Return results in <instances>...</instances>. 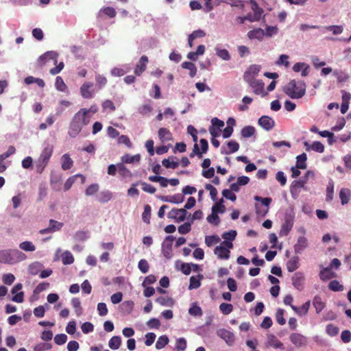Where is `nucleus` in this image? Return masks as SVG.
Here are the masks:
<instances>
[{
    "label": "nucleus",
    "instance_id": "45",
    "mask_svg": "<svg viewBox=\"0 0 351 351\" xmlns=\"http://www.w3.org/2000/svg\"><path fill=\"white\" fill-rule=\"evenodd\" d=\"M307 156L305 153H303L296 157V165L298 168L304 169L306 168V161Z\"/></svg>",
    "mask_w": 351,
    "mask_h": 351
},
{
    "label": "nucleus",
    "instance_id": "18",
    "mask_svg": "<svg viewBox=\"0 0 351 351\" xmlns=\"http://www.w3.org/2000/svg\"><path fill=\"white\" fill-rule=\"evenodd\" d=\"M261 69V66L258 64H252L250 66L247 70L244 73V80H250L252 79H255V77L260 72Z\"/></svg>",
    "mask_w": 351,
    "mask_h": 351
},
{
    "label": "nucleus",
    "instance_id": "27",
    "mask_svg": "<svg viewBox=\"0 0 351 351\" xmlns=\"http://www.w3.org/2000/svg\"><path fill=\"white\" fill-rule=\"evenodd\" d=\"M267 345L274 348L284 349L283 344L280 341L275 335L270 334L267 338Z\"/></svg>",
    "mask_w": 351,
    "mask_h": 351
},
{
    "label": "nucleus",
    "instance_id": "61",
    "mask_svg": "<svg viewBox=\"0 0 351 351\" xmlns=\"http://www.w3.org/2000/svg\"><path fill=\"white\" fill-rule=\"evenodd\" d=\"M95 81L97 83V86L98 87V90H100L102 88H104L107 84V79L106 78V77L100 74L96 75Z\"/></svg>",
    "mask_w": 351,
    "mask_h": 351
},
{
    "label": "nucleus",
    "instance_id": "60",
    "mask_svg": "<svg viewBox=\"0 0 351 351\" xmlns=\"http://www.w3.org/2000/svg\"><path fill=\"white\" fill-rule=\"evenodd\" d=\"M55 86L58 90L62 92H64L66 89V86L64 82L63 79L60 76H58L56 78Z\"/></svg>",
    "mask_w": 351,
    "mask_h": 351
},
{
    "label": "nucleus",
    "instance_id": "37",
    "mask_svg": "<svg viewBox=\"0 0 351 351\" xmlns=\"http://www.w3.org/2000/svg\"><path fill=\"white\" fill-rule=\"evenodd\" d=\"M335 277V273L332 272L330 267H325L319 272V278L322 280L326 281Z\"/></svg>",
    "mask_w": 351,
    "mask_h": 351
},
{
    "label": "nucleus",
    "instance_id": "44",
    "mask_svg": "<svg viewBox=\"0 0 351 351\" xmlns=\"http://www.w3.org/2000/svg\"><path fill=\"white\" fill-rule=\"evenodd\" d=\"M158 136L161 141H167L171 139V134L169 130L165 128H160L158 130Z\"/></svg>",
    "mask_w": 351,
    "mask_h": 351
},
{
    "label": "nucleus",
    "instance_id": "25",
    "mask_svg": "<svg viewBox=\"0 0 351 351\" xmlns=\"http://www.w3.org/2000/svg\"><path fill=\"white\" fill-rule=\"evenodd\" d=\"M148 62V58L146 56L141 57L138 63L134 69V73L139 76L146 69V64Z\"/></svg>",
    "mask_w": 351,
    "mask_h": 351
},
{
    "label": "nucleus",
    "instance_id": "10",
    "mask_svg": "<svg viewBox=\"0 0 351 351\" xmlns=\"http://www.w3.org/2000/svg\"><path fill=\"white\" fill-rule=\"evenodd\" d=\"M249 86L253 89V92L256 95H265L266 93H263L264 90V82L261 80L252 79L250 80H245Z\"/></svg>",
    "mask_w": 351,
    "mask_h": 351
},
{
    "label": "nucleus",
    "instance_id": "21",
    "mask_svg": "<svg viewBox=\"0 0 351 351\" xmlns=\"http://www.w3.org/2000/svg\"><path fill=\"white\" fill-rule=\"evenodd\" d=\"M304 276L302 272H296L292 277V285L298 290H302L304 287Z\"/></svg>",
    "mask_w": 351,
    "mask_h": 351
},
{
    "label": "nucleus",
    "instance_id": "13",
    "mask_svg": "<svg viewBox=\"0 0 351 351\" xmlns=\"http://www.w3.org/2000/svg\"><path fill=\"white\" fill-rule=\"evenodd\" d=\"M309 243L306 237L300 236L297 239V242L293 245L294 252L297 254H302V252L308 247Z\"/></svg>",
    "mask_w": 351,
    "mask_h": 351
},
{
    "label": "nucleus",
    "instance_id": "59",
    "mask_svg": "<svg viewBox=\"0 0 351 351\" xmlns=\"http://www.w3.org/2000/svg\"><path fill=\"white\" fill-rule=\"evenodd\" d=\"M328 288L332 291H341L343 290V286L336 280L330 282Z\"/></svg>",
    "mask_w": 351,
    "mask_h": 351
},
{
    "label": "nucleus",
    "instance_id": "35",
    "mask_svg": "<svg viewBox=\"0 0 351 351\" xmlns=\"http://www.w3.org/2000/svg\"><path fill=\"white\" fill-rule=\"evenodd\" d=\"M61 160H62V169L63 170L66 171V170L70 169L73 165V161L70 158V156L68 154H64L62 156Z\"/></svg>",
    "mask_w": 351,
    "mask_h": 351
},
{
    "label": "nucleus",
    "instance_id": "15",
    "mask_svg": "<svg viewBox=\"0 0 351 351\" xmlns=\"http://www.w3.org/2000/svg\"><path fill=\"white\" fill-rule=\"evenodd\" d=\"M58 53L56 51H49L41 55L39 57L38 62L41 66L50 60H53L54 64H56L58 62Z\"/></svg>",
    "mask_w": 351,
    "mask_h": 351
},
{
    "label": "nucleus",
    "instance_id": "19",
    "mask_svg": "<svg viewBox=\"0 0 351 351\" xmlns=\"http://www.w3.org/2000/svg\"><path fill=\"white\" fill-rule=\"evenodd\" d=\"M239 149V144L235 141H230L227 143V147L222 146L221 153L225 155H229L237 152Z\"/></svg>",
    "mask_w": 351,
    "mask_h": 351
},
{
    "label": "nucleus",
    "instance_id": "20",
    "mask_svg": "<svg viewBox=\"0 0 351 351\" xmlns=\"http://www.w3.org/2000/svg\"><path fill=\"white\" fill-rule=\"evenodd\" d=\"M159 199L165 202L178 204L184 201V197L181 193H177L173 195L160 196Z\"/></svg>",
    "mask_w": 351,
    "mask_h": 351
},
{
    "label": "nucleus",
    "instance_id": "4",
    "mask_svg": "<svg viewBox=\"0 0 351 351\" xmlns=\"http://www.w3.org/2000/svg\"><path fill=\"white\" fill-rule=\"evenodd\" d=\"M174 240V237L167 236L162 243V253L167 259H170L172 257V245Z\"/></svg>",
    "mask_w": 351,
    "mask_h": 351
},
{
    "label": "nucleus",
    "instance_id": "54",
    "mask_svg": "<svg viewBox=\"0 0 351 351\" xmlns=\"http://www.w3.org/2000/svg\"><path fill=\"white\" fill-rule=\"evenodd\" d=\"M112 198V193L109 191H101L98 197V200L101 203H106L110 201Z\"/></svg>",
    "mask_w": 351,
    "mask_h": 351
},
{
    "label": "nucleus",
    "instance_id": "12",
    "mask_svg": "<svg viewBox=\"0 0 351 351\" xmlns=\"http://www.w3.org/2000/svg\"><path fill=\"white\" fill-rule=\"evenodd\" d=\"M258 123L265 131H270L275 126V121L266 115L261 116L258 120Z\"/></svg>",
    "mask_w": 351,
    "mask_h": 351
},
{
    "label": "nucleus",
    "instance_id": "24",
    "mask_svg": "<svg viewBox=\"0 0 351 351\" xmlns=\"http://www.w3.org/2000/svg\"><path fill=\"white\" fill-rule=\"evenodd\" d=\"M250 182V178L247 176H240L237 178V181L235 183L230 184V188L234 192H239L241 186L246 185Z\"/></svg>",
    "mask_w": 351,
    "mask_h": 351
},
{
    "label": "nucleus",
    "instance_id": "63",
    "mask_svg": "<svg viewBox=\"0 0 351 351\" xmlns=\"http://www.w3.org/2000/svg\"><path fill=\"white\" fill-rule=\"evenodd\" d=\"M89 234L86 231H77L74 234V239L78 241H84L88 239Z\"/></svg>",
    "mask_w": 351,
    "mask_h": 351
},
{
    "label": "nucleus",
    "instance_id": "2",
    "mask_svg": "<svg viewBox=\"0 0 351 351\" xmlns=\"http://www.w3.org/2000/svg\"><path fill=\"white\" fill-rule=\"evenodd\" d=\"M306 85L302 80H291L284 88L287 95L293 99L302 98L306 94Z\"/></svg>",
    "mask_w": 351,
    "mask_h": 351
},
{
    "label": "nucleus",
    "instance_id": "17",
    "mask_svg": "<svg viewBox=\"0 0 351 351\" xmlns=\"http://www.w3.org/2000/svg\"><path fill=\"white\" fill-rule=\"evenodd\" d=\"M79 115L76 117H73L69 128V134L71 137L75 138L76 137L79 133L81 132L82 129V126L77 123L76 120H78Z\"/></svg>",
    "mask_w": 351,
    "mask_h": 351
},
{
    "label": "nucleus",
    "instance_id": "46",
    "mask_svg": "<svg viewBox=\"0 0 351 351\" xmlns=\"http://www.w3.org/2000/svg\"><path fill=\"white\" fill-rule=\"evenodd\" d=\"M152 110L153 107L152 104L149 103L144 104L143 105L141 106L138 109V112L143 116H147L152 112Z\"/></svg>",
    "mask_w": 351,
    "mask_h": 351
},
{
    "label": "nucleus",
    "instance_id": "32",
    "mask_svg": "<svg viewBox=\"0 0 351 351\" xmlns=\"http://www.w3.org/2000/svg\"><path fill=\"white\" fill-rule=\"evenodd\" d=\"M299 257L295 256H293L288 261L287 263V268L289 272H293L299 267Z\"/></svg>",
    "mask_w": 351,
    "mask_h": 351
},
{
    "label": "nucleus",
    "instance_id": "6",
    "mask_svg": "<svg viewBox=\"0 0 351 351\" xmlns=\"http://www.w3.org/2000/svg\"><path fill=\"white\" fill-rule=\"evenodd\" d=\"M95 93L96 90L94 88V84L92 82H85L80 87L81 95L84 99L93 98L95 96Z\"/></svg>",
    "mask_w": 351,
    "mask_h": 351
},
{
    "label": "nucleus",
    "instance_id": "57",
    "mask_svg": "<svg viewBox=\"0 0 351 351\" xmlns=\"http://www.w3.org/2000/svg\"><path fill=\"white\" fill-rule=\"evenodd\" d=\"M221 239L217 235H210L205 237V243L208 247L219 243Z\"/></svg>",
    "mask_w": 351,
    "mask_h": 351
},
{
    "label": "nucleus",
    "instance_id": "36",
    "mask_svg": "<svg viewBox=\"0 0 351 351\" xmlns=\"http://www.w3.org/2000/svg\"><path fill=\"white\" fill-rule=\"evenodd\" d=\"M189 313L193 317H202L203 315V311L200 306L197 305L196 302H193L191 304L189 309Z\"/></svg>",
    "mask_w": 351,
    "mask_h": 351
},
{
    "label": "nucleus",
    "instance_id": "56",
    "mask_svg": "<svg viewBox=\"0 0 351 351\" xmlns=\"http://www.w3.org/2000/svg\"><path fill=\"white\" fill-rule=\"evenodd\" d=\"M162 164L166 168L176 169L178 167V162L173 160V158L163 159Z\"/></svg>",
    "mask_w": 351,
    "mask_h": 351
},
{
    "label": "nucleus",
    "instance_id": "14",
    "mask_svg": "<svg viewBox=\"0 0 351 351\" xmlns=\"http://www.w3.org/2000/svg\"><path fill=\"white\" fill-rule=\"evenodd\" d=\"M294 217L293 216H286L284 223L281 226L279 234L280 237L287 236L291 230L293 226Z\"/></svg>",
    "mask_w": 351,
    "mask_h": 351
},
{
    "label": "nucleus",
    "instance_id": "43",
    "mask_svg": "<svg viewBox=\"0 0 351 351\" xmlns=\"http://www.w3.org/2000/svg\"><path fill=\"white\" fill-rule=\"evenodd\" d=\"M182 67L189 70V75L191 77H193L196 75L197 67L194 63L191 62H184L182 63Z\"/></svg>",
    "mask_w": 351,
    "mask_h": 351
},
{
    "label": "nucleus",
    "instance_id": "28",
    "mask_svg": "<svg viewBox=\"0 0 351 351\" xmlns=\"http://www.w3.org/2000/svg\"><path fill=\"white\" fill-rule=\"evenodd\" d=\"M311 306L310 300L306 302L304 304H302L300 307H297L294 305H291V308L299 316L305 315L308 313Z\"/></svg>",
    "mask_w": 351,
    "mask_h": 351
},
{
    "label": "nucleus",
    "instance_id": "8",
    "mask_svg": "<svg viewBox=\"0 0 351 351\" xmlns=\"http://www.w3.org/2000/svg\"><path fill=\"white\" fill-rule=\"evenodd\" d=\"M291 342L297 348H301L306 346L308 339L304 335L300 333H292L289 336Z\"/></svg>",
    "mask_w": 351,
    "mask_h": 351
},
{
    "label": "nucleus",
    "instance_id": "53",
    "mask_svg": "<svg viewBox=\"0 0 351 351\" xmlns=\"http://www.w3.org/2000/svg\"><path fill=\"white\" fill-rule=\"evenodd\" d=\"M216 54L218 57L223 60H229L230 59V55L227 49L215 48Z\"/></svg>",
    "mask_w": 351,
    "mask_h": 351
},
{
    "label": "nucleus",
    "instance_id": "11",
    "mask_svg": "<svg viewBox=\"0 0 351 351\" xmlns=\"http://www.w3.org/2000/svg\"><path fill=\"white\" fill-rule=\"evenodd\" d=\"M63 223L59 222L54 219H50L49 226L46 228L41 229L39 232L40 234L53 233L60 230L63 227Z\"/></svg>",
    "mask_w": 351,
    "mask_h": 351
},
{
    "label": "nucleus",
    "instance_id": "51",
    "mask_svg": "<svg viewBox=\"0 0 351 351\" xmlns=\"http://www.w3.org/2000/svg\"><path fill=\"white\" fill-rule=\"evenodd\" d=\"M43 267V265L39 262H34L29 265L28 271L29 273L32 275H37L40 271V269Z\"/></svg>",
    "mask_w": 351,
    "mask_h": 351
},
{
    "label": "nucleus",
    "instance_id": "29",
    "mask_svg": "<svg viewBox=\"0 0 351 351\" xmlns=\"http://www.w3.org/2000/svg\"><path fill=\"white\" fill-rule=\"evenodd\" d=\"M247 36L250 39L262 40L265 36V31L261 28L254 29L248 32Z\"/></svg>",
    "mask_w": 351,
    "mask_h": 351
},
{
    "label": "nucleus",
    "instance_id": "3",
    "mask_svg": "<svg viewBox=\"0 0 351 351\" xmlns=\"http://www.w3.org/2000/svg\"><path fill=\"white\" fill-rule=\"evenodd\" d=\"M53 151V145L47 143L44 145L43 149L38 158L36 161V171L38 173H42L45 168L49 163Z\"/></svg>",
    "mask_w": 351,
    "mask_h": 351
},
{
    "label": "nucleus",
    "instance_id": "16",
    "mask_svg": "<svg viewBox=\"0 0 351 351\" xmlns=\"http://www.w3.org/2000/svg\"><path fill=\"white\" fill-rule=\"evenodd\" d=\"M23 288V285L21 283H17L16 284L12 289L11 293L12 294L14 295L12 300L21 303L23 302L24 300V293L23 291H20Z\"/></svg>",
    "mask_w": 351,
    "mask_h": 351
},
{
    "label": "nucleus",
    "instance_id": "31",
    "mask_svg": "<svg viewBox=\"0 0 351 351\" xmlns=\"http://www.w3.org/2000/svg\"><path fill=\"white\" fill-rule=\"evenodd\" d=\"M351 196V192L350 189L346 188H343L339 191V198L341 199V203L342 205H345L348 204L350 201Z\"/></svg>",
    "mask_w": 351,
    "mask_h": 351
},
{
    "label": "nucleus",
    "instance_id": "23",
    "mask_svg": "<svg viewBox=\"0 0 351 351\" xmlns=\"http://www.w3.org/2000/svg\"><path fill=\"white\" fill-rule=\"evenodd\" d=\"M306 184L305 180H294L291 185L290 188V192L291 194V196L295 199L297 198L300 191H298L299 189L304 188V185Z\"/></svg>",
    "mask_w": 351,
    "mask_h": 351
},
{
    "label": "nucleus",
    "instance_id": "9",
    "mask_svg": "<svg viewBox=\"0 0 351 351\" xmlns=\"http://www.w3.org/2000/svg\"><path fill=\"white\" fill-rule=\"evenodd\" d=\"M188 212L183 208H173L168 213V217L175 219L177 221H184L186 217Z\"/></svg>",
    "mask_w": 351,
    "mask_h": 351
},
{
    "label": "nucleus",
    "instance_id": "50",
    "mask_svg": "<svg viewBox=\"0 0 351 351\" xmlns=\"http://www.w3.org/2000/svg\"><path fill=\"white\" fill-rule=\"evenodd\" d=\"M333 193H334V182L332 180H330L326 187V201L330 202L333 198Z\"/></svg>",
    "mask_w": 351,
    "mask_h": 351
},
{
    "label": "nucleus",
    "instance_id": "7",
    "mask_svg": "<svg viewBox=\"0 0 351 351\" xmlns=\"http://www.w3.org/2000/svg\"><path fill=\"white\" fill-rule=\"evenodd\" d=\"M217 335L223 339L228 346H232L235 341L234 333L225 328L219 329Z\"/></svg>",
    "mask_w": 351,
    "mask_h": 351
},
{
    "label": "nucleus",
    "instance_id": "34",
    "mask_svg": "<svg viewBox=\"0 0 351 351\" xmlns=\"http://www.w3.org/2000/svg\"><path fill=\"white\" fill-rule=\"evenodd\" d=\"M141 160L140 154H136L131 156L129 154H126L121 157V161L124 163L131 164L135 162H139Z\"/></svg>",
    "mask_w": 351,
    "mask_h": 351
},
{
    "label": "nucleus",
    "instance_id": "64",
    "mask_svg": "<svg viewBox=\"0 0 351 351\" xmlns=\"http://www.w3.org/2000/svg\"><path fill=\"white\" fill-rule=\"evenodd\" d=\"M219 310L224 315H228L233 311V306L229 303H221L219 305Z\"/></svg>",
    "mask_w": 351,
    "mask_h": 351
},
{
    "label": "nucleus",
    "instance_id": "41",
    "mask_svg": "<svg viewBox=\"0 0 351 351\" xmlns=\"http://www.w3.org/2000/svg\"><path fill=\"white\" fill-rule=\"evenodd\" d=\"M256 130L252 125H247L242 128L241 134L245 138H250L255 134Z\"/></svg>",
    "mask_w": 351,
    "mask_h": 351
},
{
    "label": "nucleus",
    "instance_id": "48",
    "mask_svg": "<svg viewBox=\"0 0 351 351\" xmlns=\"http://www.w3.org/2000/svg\"><path fill=\"white\" fill-rule=\"evenodd\" d=\"M19 248L25 252H34L36 250V246L31 241H23L19 244Z\"/></svg>",
    "mask_w": 351,
    "mask_h": 351
},
{
    "label": "nucleus",
    "instance_id": "49",
    "mask_svg": "<svg viewBox=\"0 0 351 351\" xmlns=\"http://www.w3.org/2000/svg\"><path fill=\"white\" fill-rule=\"evenodd\" d=\"M62 261L65 265H71L74 262V258L69 251H65L62 254Z\"/></svg>",
    "mask_w": 351,
    "mask_h": 351
},
{
    "label": "nucleus",
    "instance_id": "1",
    "mask_svg": "<svg viewBox=\"0 0 351 351\" xmlns=\"http://www.w3.org/2000/svg\"><path fill=\"white\" fill-rule=\"evenodd\" d=\"M27 256L17 249H7L0 250V263L14 265L25 261Z\"/></svg>",
    "mask_w": 351,
    "mask_h": 351
},
{
    "label": "nucleus",
    "instance_id": "5",
    "mask_svg": "<svg viewBox=\"0 0 351 351\" xmlns=\"http://www.w3.org/2000/svg\"><path fill=\"white\" fill-rule=\"evenodd\" d=\"M243 1L245 3H250L251 8L254 11L253 14H248L247 19L251 22L260 20L263 13V10L258 7L257 3L254 0H243Z\"/></svg>",
    "mask_w": 351,
    "mask_h": 351
},
{
    "label": "nucleus",
    "instance_id": "47",
    "mask_svg": "<svg viewBox=\"0 0 351 351\" xmlns=\"http://www.w3.org/2000/svg\"><path fill=\"white\" fill-rule=\"evenodd\" d=\"M169 340L167 335H162L158 337L156 343V348L157 350H161L164 348L169 343Z\"/></svg>",
    "mask_w": 351,
    "mask_h": 351
},
{
    "label": "nucleus",
    "instance_id": "40",
    "mask_svg": "<svg viewBox=\"0 0 351 351\" xmlns=\"http://www.w3.org/2000/svg\"><path fill=\"white\" fill-rule=\"evenodd\" d=\"M202 275H198L197 276H191L190 278V283L189 286V289H195L200 287L201 282L200 280L202 279Z\"/></svg>",
    "mask_w": 351,
    "mask_h": 351
},
{
    "label": "nucleus",
    "instance_id": "62",
    "mask_svg": "<svg viewBox=\"0 0 351 351\" xmlns=\"http://www.w3.org/2000/svg\"><path fill=\"white\" fill-rule=\"evenodd\" d=\"M223 199H221L220 201L216 203L212 208L213 213H223L225 212V206L223 204Z\"/></svg>",
    "mask_w": 351,
    "mask_h": 351
},
{
    "label": "nucleus",
    "instance_id": "52",
    "mask_svg": "<svg viewBox=\"0 0 351 351\" xmlns=\"http://www.w3.org/2000/svg\"><path fill=\"white\" fill-rule=\"evenodd\" d=\"M339 329L332 324H329L326 327V332L330 337H335L338 335Z\"/></svg>",
    "mask_w": 351,
    "mask_h": 351
},
{
    "label": "nucleus",
    "instance_id": "22",
    "mask_svg": "<svg viewBox=\"0 0 351 351\" xmlns=\"http://www.w3.org/2000/svg\"><path fill=\"white\" fill-rule=\"evenodd\" d=\"M214 253L218 258L228 260L230 258V251L221 243L215 248Z\"/></svg>",
    "mask_w": 351,
    "mask_h": 351
},
{
    "label": "nucleus",
    "instance_id": "55",
    "mask_svg": "<svg viewBox=\"0 0 351 351\" xmlns=\"http://www.w3.org/2000/svg\"><path fill=\"white\" fill-rule=\"evenodd\" d=\"M151 211V206L148 204L145 205L144 207V211L142 214V219L146 223H149L150 222Z\"/></svg>",
    "mask_w": 351,
    "mask_h": 351
},
{
    "label": "nucleus",
    "instance_id": "26",
    "mask_svg": "<svg viewBox=\"0 0 351 351\" xmlns=\"http://www.w3.org/2000/svg\"><path fill=\"white\" fill-rule=\"evenodd\" d=\"M79 115L78 120H76L80 125L82 127L84 125H87L89 124L90 121V116H86V112H84V110L80 109L77 113L75 114L73 117H76Z\"/></svg>",
    "mask_w": 351,
    "mask_h": 351
},
{
    "label": "nucleus",
    "instance_id": "58",
    "mask_svg": "<svg viewBox=\"0 0 351 351\" xmlns=\"http://www.w3.org/2000/svg\"><path fill=\"white\" fill-rule=\"evenodd\" d=\"M276 64L278 66L284 65L286 68H288L290 65L289 62V56L286 54L280 55L278 60L276 62Z\"/></svg>",
    "mask_w": 351,
    "mask_h": 351
},
{
    "label": "nucleus",
    "instance_id": "33",
    "mask_svg": "<svg viewBox=\"0 0 351 351\" xmlns=\"http://www.w3.org/2000/svg\"><path fill=\"white\" fill-rule=\"evenodd\" d=\"M104 14H106V16H109L110 18H113L116 15L115 10L112 7H106L104 8H101L98 14H97V18L101 19Z\"/></svg>",
    "mask_w": 351,
    "mask_h": 351
},
{
    "label": "nucleus",
    "instance_id": "30",
    "mask_svg": "<svg viewBox=\"0 0 351 351\" xmlns=\"http://www.w3.org/2000/svg\"><path fill=\"white\" fill-rule=\"evenodd\" d=\"M205 52V46L203 45H200L197 47L196 51L195 52H189L187 54V58L191 60L195 61L197 60L199 56H202Z\"/></svg>",
    "mask_w": 351,
    "mask_h": 351
},
{
    "label": "nucleus",
    "instance_id": "42",
    "mask_svg": "<svg viewBox=\"0 0 351 351\" xmlns=\"http://www.w3.org/2000/svg\"><path fill=\"white\" fill-rule=\"evenodd\" d=\"M121 342V338L120 336H114L109 340L108 346L112 350H116L119 348Z\"/></svg>",
    "mask_w": 351,
    "mask_h": 351
},
{
    "label": "nucleus",
    "instance_id": "38",
    "mask_svg": "<svg viewBox=\"0 0 351 351\" xmlns=\"http://www.w3.org/2000/svg\"><path fill=\"white\" fill-rule=\"evenodd\" d=\"M77 177L81 178L82 183H84L85 182L86 178L83 175L76 174L73 176H71V177L69 178L64 183V190L65 191H68L69 189H71V187L72 186V185L73 184V183L75 182V181Z\"/></svg>",
    "mask_w": 351,
    "mask_h": 351
},
{
    "label": "nucleus",
    "instance_id": "39",
    "mask_svg": "<svg viewBox=\"0 0 351 351\" xmlns=\"http://www.w3.org/2000/svg\"><path fill=\"white\" fill-rule=\"evenodd\" d=\"M313 305L317 313H319L325 307V304L319 295L315 296L313 300Z\"/></svg>",
    "mask_w": 351,
    "mask_h": 351
}]
</instances>
